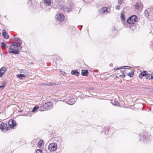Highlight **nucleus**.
Returning a JSON list of instances; mask_svg holds the SVG:
<instances>
[{"mask_svg": "<svg viewBox=\"0 0 153 153\" xmlns=\"http://www.w3.org/2000/svg\"><path fill=\"white\" fill-rule=\"evenodd\" d=\"M138 20L137 17L135 15H132L128 17L127 20V23L124 24L125 27L129 28L133 30L136 28L135 23Z\"/></svg>", "mask_w": 153, "mask_h": 153, "instance_id": "1", "label": "nucleus"}, {"mask_svg": "<svg viewBox=\"0 0 153 153\" xmlns=\"http://www.w3.org/2000/svg\"><path fill=\"white\" fill-rule=\"evenodd\" d=\"M63 0H59L57 4L59 8L62 10L64 12H69L71 11L72 9V4H67L63 5Z\"/></svg>", "mask_w": 153, "mask_h": 153, "instance_id": "2", "label": "nucleus"}, {"mask_svg": "<svg viewBox=\"0 0 153 153\" xmlns=\"http://www.w3.org/2000/svg\"><path fill=\"white\" fill-rule=\"evenodd\" d=\"M14 40L17 42H15L13 44H12V46H13L14 48H18L19 50H21L22 47V40L17 37H15Z\"/></svg>", "mask_w": 153, "mask_h": 153, "instance_id": "3", "label": "nucleus"}, {"mask_svg": "<svg viewBox=\"0 0 153 153\" xmlns=\"http://www.w3.org/2000/svg\"><path fill=\"white\" fill-rule=\"evenodd\" d=\"M53 108L52 103L51 102H48L45 103L42 107H39V110L42 111L46 110H49Z\"/></svg>", "mask_w": 153, "mask_h": 153, "instance_id": "4", "label": "nucleus"}, {"mask_svg": "<svg viewBox=\"0 0 153 153\" xmlns=\"http://www.w3.org/2000/svg\"><path fill=\"white\" fill-rule=\"evenodd\" d=\"M65 101L67 103L70 105H73L75 102L76 99L75 98H72L70 95H67Z\"/></svg>", "mask_w": 153, "mask_h": 153, "instance_id": "5", "label": "nucleus"}, {"mask_svg": "<svg viewBox=\"0 0 153 153\" xmlns=\"http://www.w3.org/2000/svg\"><path fill=\"white\" fill-rule=\"evenodd\" d=\"M105 132L106 135L109 134H112L114 132V129L113 128H109L108 127H105L102 128L101 132V133Z\"/></svg>", "mask_w": 153, "mask_h": 153, "instance_id": "6", "label": "nucleus"}, {"mask_svg": "<svg viewBox=\"0 0 153 153\" xmlns=\"http://www.w3.org/2000/svg\"><path fill=\"white\" fill-rule=\"evenodd\" d=\"M57 148V145L56 143H52L48 146V149L50 152H54L56 150Z\"/></svg>", "mask_w": 153, "mask_h": 153, "instance_id": "7", "label": "nucleus"}, {"mask_svg": "<svg viewBox=\"0 0 153 153\" xmlns=\"http://www.w3.org/2000/svg\"><path fill=\"white\" fill-rule=\"evenodd\" d=\"M0 129L3 132H5L8 129L7 124H4L2 122H0Z\"/></svg>", "mask_w": 153, "mask_h": 153, "instance_id": "8", "label": "nucleus"}, {"mask_svg": "<svg viewBox=\"0 0 153 153\" xmlns=\"http://www.w3.org/2000/svg\"><path fill=\"white\" fill-rule=\"evenodd\" d=\"M56 20L60 22H62L64 20L65 17L61 13H58L56 16Z\"/></svg>", "mask_w": 153, "mask_h": 153, "instance_id": "9", "label": "nucleus"}, {"mask_svg": "<svg viewBox=\"0 0 153 153\" xmlns=\"http://www.w3.org/2000/svg\"><path fill=\"white\" fill-rule=\"evenodd\" d=\"M14 48L13 46H12V45H11L10 48V49L9 51V53H13L14 54H18L19 53V51L16 49H15L13 48Z\"/></svg>", "mask_w": 153, "mask_h": 153, "instance_id": "10", "label": "nucleus"}, {"mask_svg": "<svg viewBox=\"0 0 153 153\" xmlns=\"http://www.w3.org/2000/svg\"><path fill=\"white\" fill-rule=\"evenodd\" d=\"M147 135V134L145 133L143 135V137H142L141 138L140 140L141 139L143 140L144 143H149L150 141L149 137L147 136L146 137Z\"/></svg>", "mask_w": 153, "mask_h": 153, "instance_id": "11", "label": "nucleus"}, {"mask_svg": "<svg viewBox=\"0 0 153 153\" xmlns=\"http://www.w3.org/2000/svg\"><path fill=\"white\" fill-rule=\"evenodd\" d=\"M8 125L11 128H13L15 127L16 126V123L14 120H11L9 121Z\"/></svg>", "mask_w": 153, "mask_h": 153, "instance_id": "12", "label": "nucleus"}, {"mask_svg": "<svg viewBox=\"0 0 153 153\" xmlns=\"http://www.w3.org/2000/svg\"><path fill=\"white\" fill-rule=\"evenodd\" d=\"M7 68L4 66H3L0 69V77H2V75L4 74L6 71Z\"/></svg>", "mask_w": 153, "mask_h": 153, "instance_id": "13", "label": "nucleus"}, {"mask_svg": "<svg viewBox=\"0 0 153 153\" xmlns=\"http://www.w3.org/2000/svg\"><path fill=\"white\" fill-rule=\"evenodd\" d=\"M110 11V9L106 7H103L100 10V12L102 13H104L105 14H107Z\"/></svg>", "mask_w": 153, "mask_h": 153, "instance_id": "14", "label": "nucleus"}, {"mask_svg": "<svg viewBox=\"0 0 153 153\" xmlns=\"http://www.w3.org/2000/svg\"><path fill=\"white\" fill-rule=\"evenodd\" d=\"M150 11L149 9H146V10H145L144 14L145 16L146 17H148L150 15L151 16H152L153 14V13H151L149 12Z\"/></svg>", "mask_w": 153, "mask_h": 153, "instance_id": "15", "label": "nucleus"}, {"mask_svg": "<svg viewBox=\"0 0 153 153\" xmlns=\"http://www.w3.org/2000/svg\"><path fill=\"white\" fill-rule=\"evenodd\" d=\"M2 32V35L5 39H8L9 38V35L5 30L3 29Z\"/></svg>", "mask_w": 153, "mask_h": 153, "instance_id": "16", "label": "nucleus"}, {"mask_svg": "<svg viewBox=\"0 0 153 153\" xmlns=\"http://www.w3.org/2000/svg\"><path fill=\"white\" fill-rule=\"evenodd\" d=\"M42 2L47 6H50L51 5V2L50 0H43Z\"/></svg>", "mask_w": 153, "mask_h": 153, "instance_id": "17", "label": "nucleus"}, {"mask_svg": "<svg viewBox=\"0 0 153 153\" xmlns=\"http://www.w3.org/2000/svg\"><path fill=\"white\" fill-rule=\"evenodd\" d=\"M88 72L87 70H82L81 73V75L83 76H87L88 75Z\"/></svg>", "mask_w": 153, "mask_h": 153, "instance_id": "18", "label": "nucleus"}, {"mask_svg": "<svg viewBox=\"0 0 153 153\" xmlns=\"http://www.w3.org/2000/svg\"><path fill=\"white\" fill-rule=\"evenodd\" d=\"M147 74V72L146 71H143L141 72L139 76L140 78L142 79L143 76H146Z\"/></svg>", "mask_w": 153, "mask_h": 153, "instance_id": "19", "label": "nucleus"}, {"mask_svg": "<svg viewBox=\"0 0 153 153\" xmlns=\"http://www.w3.org/2000/svg\"><path fill=\"white\" fill-rule=\"evenodd\" d=\"M143 6V4L142 3L140 2H137L134 5L135 9L138 10L139 8Z\"/></svg>", "mask_w": 153, "mask_h": 153, "instance_id": "20", "label": "nucleus"}, {"mask_svg": "<svg viewBox=\"0 0 153 153\" xmlns=\"http://www.w3.org/2000/svg\"><path fill=\"white\" fill-rule=\"evenodd\" d=\"M71 74L73 75L78 76L79 74V73L77 70H73L71 71Z\"/></svg>", "mask_w": 153, "mask_h": 153, "instance_id": "21", "label": "nucleus"}, {"mask_svg": "<svg viewBox=\"0 0 153 153\" xmlns=\"http://www.w3.org/2000/svg\"><path fill=\"white\" fill-rule=\"evenodd\" d=\"M56 84L53 82H51L48 83H43L42 84V85L43 86H51V85H56Z\"/></svg>", "mask_w": 153, "mask_h": 153, "instance_id": "22", "label": "nucleus"}, {"mask_svg": "<svg viewBox=\"0 0 153 153\" xmlns=\"http://www.w3.org/2000/svg\"><path fill=\"white\" fill-rule=\"evenodd\" d=\"M131 67L129 66H122L120 68H117L116 69H115V68H114V70L116 71L117 70H119L120 69H129L130 68H131Z\"/></svg>", "mask_w": 153, "mask_h": 153, "instance_id": "23", "label": "nucleus"}, {"mask_svg": "<svg viewBox=\"0 0 153 153\" xmlns=\"http://www.w3.org/2000/svg\"><path fill=\"white\" fill-rule=\"evenodd\" d=\"M111 103L113 105H118L119 104L118 101L114 100L111 101Z\"/></svg>", "mask_w": 153, "mask_h": 153, "instance_id": "24", "label": "nucleus"}, {"mask_svg": "<svg viewBox=\"0 0 153 153\" xmlns=\"http://www.w3.org/2000/svg\"><path fill=\"white\" fill-rule=\"evenodd\" d=\"M146 78L147 79H152V77H153L152 75L151 74H147L146 76Z\"/></svg>", "mask_w": 153, "mask_h": 153, "instance_id": "25", "label": "nucleus"}, {"mask_svg": "<svg viewBox=\"0 0 153 153\" xmlns=\"http://www.w3.org/2000/svg\"><path fill=\"white\" fill-rule=\"evenodd\" d=\"M19 72L20 73H23L28 75V72L25 70L21 69L20 70Z\"/></svg>", "mask_w": 153, "mask_h": 153, "instance_id": "26", "label": "nucleus"}, {"mask_svg": "<svg viewBox=\"0 0 153 153\" xmlns=\"http://www.w3.org/2000/svg\"><path fill=\"white\" fill-rule=\"evenodd\" d=\"M17 76L20 79H22V78L25 77L26 76V75L24 74H18L17 75Z\"/></svg>", "mask_w": 153, "mask_h": 153, "instance_id": "27", "label": "nucleus"}, {"mask_svg": "<svg viewBox=\"0 0 153 153\" xmlns=\"http://www.w3.org/2000/svg\"><path fill=\"white\" fill-rule=\"evenodd\" d=\"M134 72L132 71L127 74L126 75L130 76V77H132L134 75Z\"/></svg>", "mask_w": 153, "mask_h": 153, "instance_id": "28", "label": "nucleus"}, {"mask_svg": "<svg viewBox=\"0 0 153 153\" xmlns=\"http://www.w3.org/2000/svg\"><path fill=\"white\" fill-rule=\"evenodd\" d=\"M43 143V140H40V141H39V143H38V146L39 147H41Z\"/></svg>", "mask_w": 153, "mask_h": 153, "instance_id": "29", "label": "nucleus"}, {"mask_svg": "<svg viewBox=\"0 0 153 153\" xmlns=\"http://www.w3.org/2000/svg\"><path fill=\"white\" fill-rule=\"evenodd\" d=\"M121 19L123 21H125L126 20V19L125 18V16L124 13H122L121 14Z\"/></svg>", "mask_w": 153, "mask_h": 153, "instance_id": "30", "label": "nucleus"}, {"mask_svg": "<svg viewBox=\"0 0 153 153\" xmlns=\"http://www.w3.org/2000/svg\"><path fill=\"white\" fill-rule=\"evenodd\" d=\"M39 108L38 106H37L36 105H35V106L32 109V112H33L35 111H36L38 108H39Z\"/></svg>", "mask_w": 153, "mask_h": 153, "instance_id": "31", "label": "nucleus"}, {"mask_svg": "<svg viewBox=\"0 0 153 153\" xmlns=\"http://www.w3.org/2000/svg\"><path fill=\"white\" fill-rule=\"evenodd\" d=\"M126 74H127L126 71H124L123 73V75H120L119 76L120 77H121L122 76H123V78H124L125 77V75Z\"/></svg>", "mask_w": 153, "mask_h": 153, "instance_id": "32", "label": "nucleus"}, {"mask_svg": "<svg viewBox=\"0 0 153 153\" xmlns=\"http://www.w3.org/2000/svg\"><path fill=\"white\" fill-rule=\"evenodd\" d=\"M56 59L57 61H59L61 60V58L59 56H56Z\"/></svg>", "mask_w": 153, "mask_h": 153, "instance_id": "33", "label": "nucleus"}, {"mask_svg": "<svg viewBox=\"0 0 153 153\" xmlns=\"http://www.w3.org/2000/svg\"><path fill=\"white\" fill-rule=\"evenodd\" d=\"M2 46V47L4 48H6V44L3 42H2L1 43Z\"/></svg>", "mask_w": 153, "mask_h": 153, "instance_id": "34", "label": "nucleus"}, {"mask_svg": "<svg viewBox=\"0 0 153 153\" xmlns=\"http://www.w3.org/2000/svg\"><path fill=\"white\" fill-rule=\"evenodd\" d=\"M123 0H118V3L120 4H121L123 3Z\"/></svg>", "mask_w": 153, "mask_h": 153, "instance_id": "35", "label": "nucleus"}, {"mask_svg": "<svg viewBox=\"0 0 153 153\" xmlns=\"http://www.w3.org/2000/svg\"><path fill=\"white\" fill-rule=\"evenodd\" d=\"M36 153H42V152L41 149H38L37 150Z\"/></svg>", "mask_w": 153, "mask_h": 153, "instance_id": "36", "label": "nucleus"}, {"mask_svg": "<svg viewBox=\"0 0 153 153\" xmlns=\"http://www.w3.org/2000/svg\"><path fill=\"white\" fill-rule=\"evenodd\" d=\"M116 9L117 10H119L120 9V6L119 5H117L116 7Z\"/></svg>", "mask_w": 153, "mask_h": 153, "instance_id": "37", "label": "nucleus"}, {"mask_svg": "<svg viewBox=\"0 0 153 153\" xmlns=\"http://www.w3.org/2000/svg\"><path fill=\"white\" fill-rule=\"evenodd\" d=\"M150 11L149 12H150L151 13H153V7L151 9H149Z\"/></svg>", "mask_w": 153, "mask_h": 153, "instance_id": "38", "label": "nucleus"}, {"mask_svg": "<svg viewBox=\"0 0 153 153\" xmlns=\"http://www.w3.org/2000/svg\"><path fill=\"white\" fill-rule=\"evenodd\" d=\"M5 86V85L4 84V85H3L2 86H0V88L3 89L4 88Z\"/></svg>", "mask_w": 153, "mask_h": 153, "instance_id": "39", "label": "nucleus"}, {"mask_svg": "<svg viewBox=\"0 0 153 153\" xmlns=\"http://www.w3.org/2000/svg\"><path fill=\"white\" fill-rule=\"evenodd\" d=\"M51 6H50V8H49L48 9H47L46 10H47V11H49V10H50V9H51Z\"/></svg>", "mask_w": 153, "mask_h": 153, "instance_id": "40", "label": "nucleus"}, {"mask_svg": "<svg viewBox=\"0 0 153 153\" xmlns=\"http://www.w3.org/2000/svg\"><path fill=\"white\" fill-rule=\"evenodd\" d=\"M62 74H65V72H64L63 71H62Z\"/></svg>", "mask_w": 153, "mask_h": 153, "instance_id": "41", "label": "nucleus"}, {"mask_svg": "<svg viewBox=\"0 0 153 153\" xmlns=\"http://www.w3.org/2000/svg\"><path fill=\"white\" fill-rule=\"evenodd\" d=\"M152 76H153V77H152V79H153V74H152Z\"/></svg>", "mask_w": 153, "mask_h": 153, "instance_id": "42", "label": "nucleus"}, {"mask_svg": "<svg viewBox=\"0 0 153 153\" xmlns=\"http://www.w3.org/2000/svg\"><path fill=\"white\" fill-rule=\"evenodd\" d=\"M140 136H142V135H141V134L140 135Z\"/></svg>", "mask_w": 153, "mask_h": 153, "instance_id": "43", "label": "nucleus"}, {"mask_svg": "<svg viewBox=\"0 0 153 153\" xmlns=\"http://www.w3.org/2000/svg\"><path fill=\"white\" fill-rule=\"evenodd\" d=\"M84 1H85L84 0H83Z\"/></svg>", "mask_w": 153, "mask_h": 153, "instance_id": "44", "label": "nucleus"}]
</instances>
